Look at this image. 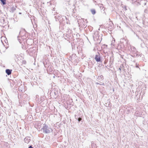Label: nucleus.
<instances>
[{"mask_svg":"<svg viewBox=\"0 0 148 148\" xmlns=\"http://www.w3.org/2000/svg\"><path fill=\"white\" fill-rule=\"evenodd\" d=\"M42 130H43L44 133L46 134L52 132V129L45 124H43Z\"/></svg>","mask_w":148,"mask_h":148,"instance_id":"1","label":"nucleus"},{"mask_svg":"<svg viewBox=\"0 0 148 148\" xmlns=\"http://www.w3.org/2000/svg\"><path fill=\"white\" fill-rule=\"evenodd\" d=\"M95 59L97 62H102L100 54L99 53H98V55L95 56Z\"/></svg>","mask_w":148,"mask_h":148,"instance_id":"2","label":"nucleus"},{"mask_svg":"<svg viewBox=\"0 0 148 148\" xmlns=\"http://www.w3.org/2000/svg\"><path fill=\"white\" fill-rule=\"evenodd\" d=\"M12 70L9 69H7L5 70L6 73L8 75H9L11 73Z\"/></svg>","mask_w":148,"mask_h":148,"instance_id":"3","label":"nucleus"},{"mask_svg":"<svg viewBox=\"0 0 148 148\" xmlns=\"http://www.w3.org/2000/svg\"><path fill=\"white\" fill-rule=\"evenodd\" d=\"M16 10V7L13 6L11 7L10 11L12 12H13Z\"/></svg>","mask_w":148,"mask_h":148,"instance_id":"4","label":"nucleus"},{"mask_svg":"<svg viewBox=\"0 0 148 148\" xmlns=\"http://www.w3.org/2000/svg\"><path fill=\"white\" fill-rule=\"evenodd\" d=\"M97 33H98L97 32V34H98ZM95 34H96V33H95L94 35L93 36V38L94 39V40H95V39H98L99 38V37L98 36H95Z\"/></svg>","mask_w":148,"mask_h":148,"instance_id":"5","label":"nucleus"},{"mask_svg":"<svg viewBox=\"0 0 148 148\" xmlns=\"http://www.w3.org/2000/svg\"><path fill=\"white\" fill-rule=\"evenodd\" d=\"M25 143H28L29 142V139H28L27 138H25L24 139Z\"/></svg>","mask_w":148,"mask_h":148,"instance_id":"6","label":"nucleus"},{"mask_svg":"<svg viewBox=\"0 0 148 148\" xmlns=\"http://www.w3.org/2000/svg\"><path fill=\"white\" fill-rule=\"evenodd\" d=\"M91 12L92 14L93 15L95 14L96 13V11L94 9H92L91 10Z\"/></svg>","mask_w":148,"mask_h":148,"instance_id":"7","label":"nucleus"},{"mask_svg":"<svg viewBox=\"0 0 148 148\" xmlns=\"http://www.w3.org/2000/svg\"><path fill=\"white\" fill-rule=\"evenodd\" d=\"M0 1H1V2L2 3L3 5H4L5 4V0H0Z\"/></svg>","mask_w":148,"mask_h":148,"instance_id":"8","label":"nucleus"},{"mask_svg":"<svg viewBox=\"0 0 148 148\" xmlns=\"http://www.w3.org/2000/svg\"><path fill=\"white\" fill-rule=\"evenodd\" d=\"M123 66L122 65L120 66V68H119V69L120 70V71H121V70L123 68Z\"/></svg>","mask_w":148,"mask_h":148,"instance_id":"9","label":"nucleus"},{"mask_svg":"<svg viewBox=\"0 0 148 148\" xmlns=\"http://www.w3.org/2000/svg\"><path fill=\"white\" fill-rule=\"evenodd\" d=\"M77 119H78V121L79 122L81 121L82 120V118H80V117H79L78 118H77Z\"/></svg>","mask_w":148,"mask_h":148,"instance_id":"10","label":"nucleus"},{"mask_svg":"<svg viewBox=\"0 0 148 148\" xmlns=\"http://www.w3.org/2000/svg\"><path fill=\"white\" fill-rule=\"evenodd\" d=\"M103 75H100V76H99V77H98L99 78V77H100L101 78H103Z\"/></svg>","mask_w":148,"mask_h":148,"instance_id":"11","label":"nucleus"},{"mask_svg":"<svg viewBox=\"0 0 148 148\" xmlns=\"http://www.w3.org/2000/svg\"><path fill=\"white\" fill-rule=\"evenodd\" d=\"M99 85H104V84L101 82V84H99Z\"/></svg>","mask_w":148,"mask_h":148,"instance_id":"12","label":"nucleus"},{"mask_svg":"<svg viewBox=\"0 0 148 148\" xmlns=\"http://www.w3.org/2000/svg\"><path fill=\"white\" fill-rule=\"evenodd\" d=\"M100 8H103V5H101L100 6Z\"/></svg>","mask_w":148,"mask_h":148,"instance_id":"13","label":"nucleus"},{"mask_svg":"<svg viewBox=\"0 0 148 148\" xmlns=\"http://www.w3.org/2000/svg\"><path fill=\"white\" fill-rule=\"evenodd\" d=\"M28 148H34L33 147H32V146H30L29 147H28Z\"/></svg>","mask_w":148,"mask_h":148,"instance_id":"14","label":"nucleus"},{"mask_svg":"<svg viewBox=\"0 0 148 148\" xmlns=\"http://www.w3.org/2000/svg\"><path fill=\"white\" fill-rule=\"evenodd\" d=\"M107 62V61L106 62V61H105V62H104V64H106V63Z\"/></svg>","mask_w":148,"mask_h":148,"instance_id":"15","label":"nucleus"},{"mask_svg":"<svg viewBox=\"0 0 148 148\" xmlns=\"http://www.w3.org/2000/svg\"><path fill=\"white\" fill-rule=\"evenodd\" d=\"M96 84H99V83H98V82H96Z\"/></svg>","mask_w":148,"mask_h":148,"instance_id":"16","label":"nucleus"},{"mask_svg":"<svg viewBox=\"0 0 148 148\" xmlns=\"http://www.w3.org/2000/svg\"><path fill=\"white\" fill-rule=\"evenodd\" d=\"M136 67H137V68L138 67V66H136Z\"/></svg>","mask_w":148,"mask_h":148,"instance_id":"17","label":"nucleus"},{"mask_svg":"<svg viewBox=\"0 0 148 148\" xmlns=\"http://www.w3.org/2000/svg\"><path fill=\"white\" fill-rule=\"evenodd\" d=\"M19 14H21V12H20V13H19Z\"/></svg>","mask_w":148,"mask_h":148,"instance_id":"18","label":"nucleus"}]
</instances>
